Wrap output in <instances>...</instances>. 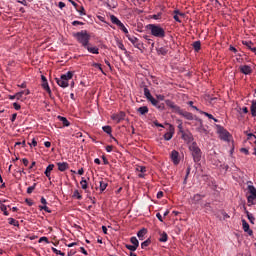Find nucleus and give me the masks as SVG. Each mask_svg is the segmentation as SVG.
Returning a JSON list of instances; mask_svg holds the SVG:
<instances>
[{
	"mask_svg": "<svg viewBox=\"0 0 256 256\" xmlns=\"http://www.w3.org/2000/svg\"><path fill=\"white\" fill-rule=\"evenodd\" d=\"M147 29L150 31L153 37H157L158 39H165V28H163L160 24H149Z\"/></svg>",
	"mask_w": 256,
	"mask_h": 256,
	"instance_id": "obj_1",
	"label": "nucleus"
},
{
	"mask_svg": "<svg viewBox=\"0 0 256 256\" xmlns=\"http://www.w3.org/2000/svg\"><path fill=\"white\" fill-rule=\"evenodd\" d=\"M73 37H75L76 41L82 44V47L84 48L87 47V45H89V41L91 40V35L87 33V30L76 32L73 34Z\"/></svg>",
	"mask_w": 256,
	"mask_h": 256,
	"instance_id": "obj_2",
	"label": "nucleus"
},
{
	"mask_svg": "<svg viewBox=\"0 0 256 256\" xmlns=\"http://www.w3.org/2000/svg\"><path fill=\"white\" fill-rule=\"evenodd\" d=\"M189 150L191 152V155L193 157L194 163H199L201 161V157L203 155V152H201V148L197 145V142H192L189 145Z\"/></svg>",
	"mask_w": 256,
	"mask_h": 256,
	"instance_id": "obj_3",
	"label": "nucleus"
},
{
	"mask_svg": "<svg viewBox=\"0 0 256 256\" xmlns=\"http://www.w3.org/2000/svg\"><path fill=\"white\" fill-rule=\"evenodd\" d=\"M70 79H73V72L68 71L66 74H62L60 78H56V83L59 87L66 89V87H69Z\"/></svg>",
	"mask_w": 256,
	"mask_h": 256,
	"instance_id": "obj_4",
	"label": "nucleus"
},
{
	"mask_svg": "<svg viewBox=\"0 0 256 256\" xmlns=\"http://www.w3.org/2000/svg\"><path fill=\"white\" fill-rule=\"evenodd\" d=\"M248 191L250 193V195L247 197V201L249 203V205H254L256 201V189H255V186L253 185H249L248 186Z\"/></svg>",
	"mask_w": 256,
	"mask_h": 256,
	"instance_id": "obj_5",
	"label": "nucleus"
},
{
	"mask_svg": "<svg viewBox=\"0 0 256 256\" xmlns=\"http://www.w3.org/2000/svg\"><path fill=\"white\" fill-rule=\"evenodd\" d=\"M217 133L222 141H229V131H227L222 126H217Z\"/></svg>",
	"mask_w": 256,
	"mask_h": 256,
	"instance_id": "obj_6",
	"label": "nucleus"
},
{
	"mask_svg": "<svg viewBox=\"0 0 256 256\" xmlns=\"http://www.w3.org/2000/svg\"><path fill=\"white\" fill-rule=\"evenodd\" d=\"M125 112L121 111L119 113L112 114L111 120L115 121L116 123H121V121H125Z\"/></svg>",
	"mask_w": 256,
	"mask_h": 256,
	"instance_id": "obj_7",
	"label": "nucleus"
},
{
	"mask_svg": "<svg viewBox=\"0 0 256 256\" xmlns=\"http://www.w3.org/2000/svg\"><path fill=\"white\" fill-rule=\"evenodd\" d=\"M178 115H180L181 117H184V119H187V121H193V119H195V116L193 115V113L185 111L181 108L180 110H178Z\"/></svg>",
	"mask_w": 256,
	"mask_h": 256,
	"instance_id": "obj_8",
	"label": "nucleus"
},
{
	"mask_svg": "<svg viewBox=\"0 0 256 256\" xmlns=\"http://www.w3.org/2000/svg\"><path fill=\"white\" fill-rule=\"evenodd\" d=\"M144 95L147 101H149L152 105H157V99H155L153 95H151V91H149V88L144 87Z\"/></svg>",
	"mask_w": 256,
	"mask_h": 256,
	"instance_id": "obj_9",
	"label": "nucleus"
},
{
	"mask_svg": "<svg viewBox=\"0 0 256 256\" xmlns=\"http://www.w3.org/2000/svg\"><path fill=\"white\" fill-rule=\"evenodd\" d=\"M196 121H198V127L196 128V131L198 133H201L202 135H207V130L205 126L203 125V120L199 118H195Z\"/></svg>",
	"mask_w": 256,
	"mask_h": 256,
	"instance_id": "obj_10",
	"label": "nucleus"
},
{
	"mask_svg": "<svg viewBox=\"0 0 256 256\" xmlns=\"http://www.w3.org/2000/svg\"><path fill=\"white\" fill-rule=\"evenodd\" d=\"M181 135L186 143H193V134L189 130L182 132Z\"/></svg>",
	"mask_w": 256,
	"mask_h": 256,
	"instance_id": "obj_11",
	"label": "nucleus"
},
{
	"mask_svg": "<svg viewBox=\"0 0 256 256\" xmlns=\"http://www.w3.org/2000/svg\"><path fill=\"white\" fill-rule=\"evenodd\" d=\"M127 39L130 41V43H132L134 47H136V49H141V42L137 37L127 35Z\"/></svg>",
	"mask_w": 256,
	"mask_h": 256,
	"instance_id": "obj_12",
	"label": "nucleus"
},
{
	"mask_svg": "<svg viewBox=\"0 0 256 256\" xmlns=\"http://www.w3.org/2000/svg\"><path fill=\"white\" fill-rule=\"evenodd\" d=\"M240 73L243 75H251L253 73V69L249 65H241L239 66Z\"/></svg>",
	"mask_w": 256,
	"mask_h": 256,
	"instance_id": "obj_13",
	"label": "nucleus"
},
{
	"mask_svg": "<svg viewBox=\"0 0 256 256\" xmlns=\"http://www.w3.org/2000/svg\"><path fill=\"white\" fill-rule=\"evenodd\" d=\"M165 104L167 105V107L172 109V111H174V113H178L180 111V109H181V107L177 106L175 104V102H173V101H171L169 99L165 100Z\"/></svg>",
	"mask_w": 256,
	"mask_h": 256,
	"instance_id": "obj_14",
	"label": "nucleus"
},
{
	"mask_svg": "<svg viewBox=\"0 0 256 256\" xmlns=\"http://www.w3.org/2000/svg\"><path fill=\"white\" fill-rule=\"evenodd\" d=\"M171 159H172L174 165H179V162H180V160H179V152H177V150H173L171 152Z\"/></svg>",
	"mask_w": 256,
	"mask_h": 256,
	"instance_id": "obj_15",
	"label": "nucleus"
},
{
	"mask_svg": "<svg viewBox=\"0 0 256 256\" xmlns=\"http://www.w3.org/2000/svg\"><path fill=\"white\" fill-rule=\"evenodd\" d=\"M242 227L245 233H248V235H253V230H250L249 223L245 219L242 220Z\"/></svg>",
	"mask_w": 256,
	"mask_h": 256,
	"instance_id": "obj_16",
	"label": "nucleus"
},
{
	"mask_svg": "<svg viewBox=\"0 0 256 256\" xmlns=\"http://www.w3.org/2000/svg\"><path fill=\"white\" fill-rule=\"evenodd\" d=\"M244 213L246 214L247 219L250 221V223L252 225H255V216H253V214H251V212H249L245 206H244Z\"/></svg>",
	"mask_w": 256,
	"mask_h": 256,
	"instance_id": "obj_17",
	"label": "nucleus"
},
{
	"mask_svg": "<svg viewBox=\"0 0 256 256\" xmlns=\"http://www.w3.org/2000/svg\"><path fill=\"white\" fill-rule=\"evenodd\" d=\"M242 43H243V45H245V47H247V49L252 51V53H256V47L254 46L253 42H251V41H243Z\"/></svg>",
	"mask_w": 256,
	"mask_h": 256,
	"instance_id": "obj_18",
	"label": "nucleus"
},
{
	"mask_svg": "<svg viewBox=\"0 0 256 256\" xmlns=\"http://www.w3.org/2000/svg\"><path fill=\"white\" fill-rule=\"evenodd\" d=\"M57 166L58 170H60L61 172L67 171V169H69V163L67 162H58Z\"/></svg>",
	"mask_w": 256,
	"mask_h": 256,
	"instance_id": "obj_19",
	"label": "nucleus"
},
{
	"mask_svg": "<svg viewBox=\"0 0 256 256\" xmlns=\"http://www.w3.org/2000/svg\"><path fill=\"white\" fill-rule=\"evenodd\" d=\"M53 169H55V164H50L47 166L44 175H46L48 179H51V171H53Z\"/></svg>",
	"mask_w": 256,
	"mask_h": 256,
	"instance_id": "obj_20",
	"label": "nucleus"
},
{
	"mask_svg": "<svg viewBox=\"0 0 256 256\" xmlns=\"http://www.w3.org/2000/svg\"><path fill=\"white\" fill-rule=\"evenodd\" d=\"M84 49H87V51L89 53H92L93 55H99V48H97V47H91L88 44L87 47H84Z\"/></svg>",
	"mask_w": 256,
	"mask_h": 256,
	"instance_id": "obj_21",
	"label": "nucleus"
},
{
	"mask_svg": "<svg viewBox=\"0 0 256 256\" xmlns=\"http://www.w3.org/2000/svg\"><path fill=\"white\" fill-rule=\"evenodd\" d=\"M137 113H139V115H147V113H149V108L147 106L139 107Z\"/></svg>",
	"mask_w": 256,
	"mask_h": 256,
	"instance_id": "obj_22",
	"label": "nucleus"
},
{
	"mask_svg": "<svg viewBox=\"0 0 256 256\" xmlns=\"http://www.w3.org/2000/svg\"><path fill=\"white\" fill-rule=\"evenodd\" d=\"M110 21L111 23H113L114 25H117V27H119L123 22H121V20H119V18H117L115 15H111L110 16Z\"/></svg>",
	"mask_w": 256,
	"mask_h": 256,
	"instance_id": "obj_23",
	"label": "nucleus"
},
{
	"mask_svg": "<svg viewBox=\"0 0 256 256\" xmlns=\"http://www.w3.org/2000/svg\"><path fill=\"white\" fill-rule=\"evenodd\" d=\"M42 88L51 97L52 93H51V88L49 87V82H42Z\"/></svg>",
	"mask_w": 256,
	"mask_h": 256,
	"instance_id": "obj_24",
	"label": "nucleus"
},
{
	"mask_svg": "<svg viewBox=\"0 0 256 256\" xmlns=\"http://www.w3.org/2000/svg\"><path fill=\"white\" fill-rule=\"evenodd\" d=\"M252 117H256V100H253L250 106Z\"/></svg>",
	"mask_w": 256,
	"mask_h": 256,
	"instance_id": "obj_25",
	"label": "nucleus"
},
{
	"mask_svg": "<svg viewBox=\"0 0 256 256\" xmlns=\"http://www.w3.org/2000/svg\"><path fill=\"white\" fill-rule=\"evenodd\" d=\"M194 51H196V53H199V51H201V41H195L192 44Z\"/></svg>",
	"mask_w": 256,
	"mask_h": 256,
	"instance_id": "obj_26",
	"label": "nucleus"
},
{
	"mask_svg": "<svg viewBox=\"0 0 256 256\" xmlns=\"http://www.w3.org/2000/svg\"><path fill=\"white\" fill-rule=\"evenodd\" d=\"M167 239H169V236L166 234V232L160 233V237H159L160 243H167Z\"/></svg>",
	"mask_w": 256,
	"mask_h": 256,
	"instance_id": "obj_27",
	"label": "nucleus"
},
{
	"mask_svg": "<svg viewBox=\"0 0 256 256\" xmlns=\"http://www.w3.org/2000/svg\"><path fill=\"white\" fill-rule=\"evenodd\" d=\"M59 121H61L62 125H64V127H69L71 124L69 123V120H67V118L63 117V116H58Z\"/></svg>",
	"mask_w": 256,
	"mask_h": 256,
	"instance_id": "obj_28",
	"label": "nucleus"
},
{
	"mask_svg": "<svg viewBox=\"0 0 256 256\" xmlns=\"http://www.w3.org/2000/svg\"><path fill=\"white\" fill-rule=\"evenodd\" d=\"M156 51L159 55H167V53H169V50L166 47L157 48Z\"/></svg>",
	"mask_w": 256,
	"mask_h": 256,
	"instance_id": "obj_29",
	"label": "nucleus"
},
{
	"mask_svg": "<svg viewBox=\"0 0 256 256\" xmlns=\"http://www.w3.org/2000/svg\"><path fill=\"white\" fill-rule=\"evenodd\" d=\"M31 93V91H29V89H26L24 91H20L18 93H16V97L17 99H21V97H23V95H29Z\"/></svg>",
	"mask_w": 256,
	"mask_h": 256,
	"instance_id": "obj_30",
	"label": "nucleus"
},
{
	"mask_svg": "<svg viewBox=\"0 0 256 256\" xmlns=\"http://www.w3.org/2000/svg\"><path fill=\"white\" fill-rule=\"evenodd\" d=\"M99 183H100V191H101V193H103V191H105V189H107L109 184L107 183V181H105L103 179Z\"/></svg>",
	"mask_w": 256,
	"mask_h": 256,
	"instance_id": "obj_31",
	"label": "nucleus"
},
{
	"mask_svg": "<svg viewBox=\"0 0 256 256\" xmlns=\"http://www.w3.org/2000/svg\"><path fill=\"white\" fill-rule=\"evenodd\" d=\"M205 197V195H201V194H195L193 197H192V201L193 203L197 204L199 201H201V199Z\"/></svg>",
	"mask_w": 256,
	"mask_h": 256,
	"instance_id": "obj_32",
	"label": "nucleus"
},
{
	"mask_svg": "<svg viewBox=\"0 0 256 256\" xmlns=\"http://www.w3.org/2000/svg\"><path fill=\"white\" fill-rule=\"evenodd\" d=\"M145 235H147V229L143 228L141 229L138 233L137 236L138 238L143 241V237H145Z\"/></svg>",
	"mask_w": 256,
	"mask_h": 256,
	"instance_id": "obj_33",
	"label": "nucleus"
},
{
	"mask_svg": "<svg viewBox=\"0 0 256 256\" xmlns=\"http://www.w3.org/2000/svg\"><path fill=\"white\" fill-rule=\"evenodd\" d=\"M153 107H156L159 111H165V104L159 103V100H156V105H153Z\"/></svg>",
	"mask_w": 256,
	"mask_h": 256,
	"instance_id": "obj_34",
	"label": "nucleus"
},
{
	"mask_svg": "<svg viewBox=\"0 0 256 256\" xmlns=\"http://www.w3.org/2000/svg\"><path fill=\"white\" fill-rule=\"evenodd\" d=\"M173 131H169V132H167V133H165L164 134V139H165V141H171V139H173Z\"/></svg>",
	"mask_w": 256,
	"mask_h": 256,
	"instance_id": "obj_35",
	"label": "nucleus"
},
{
	"mask_svg": "<svg viewBox=\"0 0 256 256\" xmlns=\"http://www.w3.org/2000/svg\"><path fill=\"white\" fill-rule=\"evenodd\" d=\"M116 45L118 47V49H121V51H124L125 53H127V49L125 48V45H123V42L122 41H117L116 42Z\"/></svg>",
	"mask_w": 256,
	"mask_h": 256,
	"instance_id": "obj_36",
	"label": "nucleus"
},
{
	"mask_svg": "<svg viewBox=\"0 0 256 256\" xmlns=\"http://www.w3.org/2000/svg\"><path fill=\"white\" fill-rule=\"evenodd\" d=\"M9 225H13L14 227H19V221H17L15 218H9Z\"/></svg>",
	"mask_w": 256,
	"mask_h": 256,
	"instance_id": "obj_37",
	"label": "nucleus"
},
{
	"mask_svg": "<svg viewBox=\"0 0 256 256\" xmlns=\"http://www.w3.org/2000/svg\"><path fill=\"white\" fill-rule=\"evenodd\" d=\"M118 27H120V29H121V31H123V33H125V36L127 37V35H130L129 34V30H127V27H125V24L124 23H122L120 26H118Z\"/></svg>",
	"mask_w": 256,
	"mask_h": 256,
	"instance_id": "obj_38",
	"label": "nucleus"
},
{
	"mask_svg": "<svg viewBox=\"0 0 256 256\" xmlns=\"http://www.w3.org/2000/svg\"><path fill=\"white\" fill-rule=\"evenodd\" d=\"M130 242L134 247H139V240H137V237H131Z\"/></svg>",
	"mask_w": 256,
	"mask_h": 256,
	"instance_id": "obj_39",
	"label": "nucleus"
},
{
	"mask_svg": "<svg viewBox=\"0 0 256 256\" xmlns=\"http://www.w3.org/2000/svg\"><path fill=\"white\" fill-rule=\"evenodd\" d=\"M75 9L80 15H85V8L83 6H76Z\"/></svg>",
	"mask_w": 256,
	"mask_h": 256,
	"instance_id": "obj_40",
	"label": "nucleus"
},
{
	"mask_svg": "<svg viewBox=\"0 0 256 256\" xmlns=\"http://www.w3.org/2000/svg\"><path fill=\"white\" fill-rule=\"evenodd\" d=\"M102 129H103L104 133H107V135H111V133L113 131L111 126H104Z\"/></svg>",
	"mask_w": 256,
	"mask_h": 256,
	"instance_id": "obj_41",
	"label": "nucleus"
},
{
	"mask_svg": "<svg viewBox=\"0 0 256 256\" xmlns=\"http://www.w3.org/2000/svg\"><path fill=\"white\" fill-rule=\"evenodd\" d=\"M151 245V240L147 239L146 241L142 242L141 247L142 249H146V247H149Z\"/></svg>",
	"mask_w": 256,
	"mask_h": 256,
	"instance_id": "obj_42",
	"label": "nucleus"
},
{
	"mask_svg": "<svg viewBox=\"0 0 256 256\" xmlns=\"http://www.w3.org/2000/svg\"><path fill=\"white\" fill-rule=\"evenodd\" d=\"M35 187H37L36 183H34L32 186L27 188L28 195H31V193H33V191H35Z\"/></svg>",
	"mask_w": 256,
	"mask_h": 256,
	"instance_id": "obj_43",
	"label": "nucleus"
},
{
	"mask_svg": "<svg viewBox=\"0 0 256 256\" xmlns=\"http://www.w3.org/2000/svg\"><path fill=\"white\" fill-rule=\"evenodd\" d=\"M177 13H179V10H174L173 19H174L175 21H177V23H181V19H179V14H177Z\"/></svg>",
	"mask_w": 256,
	"mask_h": 256,
	"instance_id": "obj_44",
	"label": "nucleus"
},
{
	"mask_svg": "<svg viewBox=\"0 0 256 256\" xmlns=\"http://www.w3.org/2000/svg\"><path fill=\"white\" fill-rule=\"evenodd\" d=\"M73 197H75L78 200L83 199V196H81V194L79 193V190H75L73 193Z\"/></svg>",
	"mask_w": 256,
	"mask_h": 256,
	"instance_id": "obj_45",
	"label": "nucleus"
},
{
	"mask_svg": "<svg viewBox=\"0 0 256 256\" xmlns=\"http://www.w3.org/2000/svg\"><path fill=\"white\" fill-rule=\"evenodd\" d=\"M0 209H1V211H3V213H4V215L7 217V216H9V212H7V206H5V204H2L1 206H0Z\"/></svg>",
	"mask_w": 256,
	"mask_h": 256,
	"instance_id": "obj_46",
	"label": "nucleus"
},
{
	"mask_svg": "<svg viewBox=\"0 0 256 256\" xmlns=\"http://www.w3.org/2000/svg\"><path fill=\"white\" fill-rule=\"evenodd\" d=\"M80 185H81L82 189H87V187H88L87 180H85V178H82Z\"/></svg>",
	"mask_w": 256,
	"mask_h": 256,
	"instance_id": "obj_47",
	"label": "nucleus"
},
{
	"mask_svg": "<svg viewBox=\"0 0 256 256\" xmlns=\"http://www.w3.org/2000/svg\"><path fill=\"white\" fill-rule=\"evenodd\" d=\"M92 67H95L96 69H99V71H101V73H105L103 71V68L101 67V64H99V63H93Z\"/></svg>",
	"mask_w": 256,
	"mask_h": 256,
	"instance_id": "obj_48",
	"label": "nucleus"
},
{
	"mask_svg": "<svg viewBox=\"0 0 256 256\" xmlns=\"http://www.w3.org/2000/svg\"><path fill=\"white\" fill-rule=\"evenodd\" d=\"M126 249H128L129 251H137V247L130 244H126Z\"/></svg>",
	"mask_w": 256,
	"mask_h": 256,
	"instance_id": "obj_49",
	"label": "nucleus"
},
{
	"mask_svg": "<svg viewBox=\"0 0 256 256\" xmlns=\"http://www.w3.org/2000/svg\"><path fill=\"white\" fill-rule=\"evenodd\" d=\"M52 251L55 253V255L65 256V253L61 252V250H58L57 248H52Z\"/></svg>",
	"mask_w": 256,
	"mask_h": 256,
	"instance_id": "obj_50",
	"label": "nucleus"
},
{
	"mask_svg": "<svg viewBox=\"0 0 256 256\" xmlns=\"http://www.w3.org/2000/svg\"><path fill=\"white\" fill-rule=\"evenodd\" d=\"M40 211H46V213H51V209H49L46 204H44V206H40Z\"/></svg>",
	"mask_w": 256,
	"mask_h": 256,
	"instance_id": "obj_51",
	"label": "nucleus"
},
{
	"mask_svg": "<svg viewBox=\"0 0 256 256\" xmlns=\"http://www.w3.org/2000/svg\"><path fill=\"white\" fill-rule=\"evenodd\" d=\"M179 121V125H178V129H179V133H184L185 130H183V122L181 120H178Z\"/></svg>",
	"mask_w": 256,
	"mask_h": 256,
	"instance_id": "obj_52",
	"label": "nucleus"
},
{
	"mask_svg": "<svg viewBox=\"0 0 256 256\" xmlns=\"http://www.w3.org/2000/svg\"><path fill=\"white\" fill-rule=\"evenodd\" d=\"M248 141H253L255 143L256 141L255 134H252V133L248 134Z\"/></svg>",
	"mask_w": 256,
	"mask_h": 256,
	"instance_id": "obj_53",
	"label": "nucleus"
},
{
	"mask_svg": "<svg viewBox=\"0 0 256 256\" xmlns=\"http://www.w3.org/2000/svg\"><path fill=\"white\" fill-rule=\"evenodd\" d=\"M190 173H191V166H188L187 170H186V176H185L184 181H187V177H189Z\"/></svg>",
	"mask_w": 256,
	"mask_h": 256,
	"instance_id": "obj_54",
	"label": "nucleus"
},
{
	"mask_svg": "<svg viewBox=\"0 0 256 256\" xmlns=\"http://www.w3.org/2000/svg\"><path fill=\"white\" fill-rule=\"evenodd\" d=\"M202 115H205V117H208V119H215L212 114H209L207 112H201Z\"/></svg>",
	"mask_w": 256,
	"mask_h": 256,
	"instance_id": "obj_55",
	"label": "nucleus"
},
{
	"mask_svg": "<svg viewBox=\"0 0 256 256\" xmlns=\"http://www.w3.org/2000/svg\"><path fill=\"white\" fill-rule=\"evenodd\" d=\"M43 241H44L45 243H49V238H47V237H41V238L39 239V243H43Z\"/></svg>",
	"mask_w": 256,
	"mask_h": 256,
	"instance_id": "obj_56",
	"label": "nucleus"
},
{
	"mask_svg": "<svg viewBox=\"0 0 256 256\" xmlns=\"http://www.w3.org/2000/svg\"><path fill=\"white\" fill-rule=\"evenodd\" d=\"M13 107H14V109H15L16 111H19V109H21V105H19V103H17V102H14V103H13Z\"/></svg>",
	"mask_w": 256,
	"mask_h": 256,
	"instance_id": "obj_57",
	"label": "nucleus"
},
{
	"mask_svg": "<svg viewBox=\"0 0 256 256\" xmlns=\"http://www.w3.org/2000/svg\"><path fill=\"white\" fill-rule=\"evenodd\" d=\"M156 98L158 101H165V96H163L161 94L157 95Z\"/></svg>",
	"mask_w": 256,
	"mask_h": 256,
	"instance_id": "obj_58",
	"label": "nucleus"
},
{
	"mask_svg": "<svg viewBox=\"0 0 256 256\" xmlns=\"http://www.w3.org/2000/svg\"><path fill=\"white\" fill-rule=\"evenodd\" d=\"M22 163L25 165V167H27L29 165V160L27 158H23Z\"/></svg>",
	"mask_w": 256,
	"mask_h": 256,
	"instance_id": "obj_59",
	"label": "nucleus"
},
{
	"mask_svg": "<svg viewBox=\"0 0 256 256\" xmlns=\"http://www.w3.org/2000/svg\"><path fill=\"white\" fill-rule=\"evenodd\" d=\"M72 25H73L74 27H76V25H83V22H80V21L75 20V21L72 22Z\"/></svg>",
	"mask_w": 256,
	"mask_h": 256,
	"instance_id": "obj_60",
	"label": "nucleus"
},
{
	"mask_svg": "<svg viewBox=\"0 0 256 256\" xmlns=\"http://www.w3.org/2000/svg\"><path fill=\"white\" fill-rule=\"evenodd\" d=\"M156 217L159 221H161V223H163V216L161 215V213H157Z\"/></svg>",
	"mask_w": 256,
	"mask_h": 256,
	"instance_id": "obj_61",
	"label": "nucleus"
},
{
	"mask_svg": "<svg viewBox=\"0 0 256 256\" xmlns=\"http://www.w3.org/2000/svg\"><path fill=\"white\" fill-rule=\"evenodd\" d=\"M106 151L107 153H111V151H113V146L111 145L106 146Z\"/></svg>",
	"mask_w": 256,
	"mask_h": 256,
	"instance_id": "obj_62",
	"label": "nucleus"
},
{
	"mask_svg": "<svg viewBox=\"0 0 256 256\" xmlns=\"http://www.w3.org/2000/svg\"><path fill=\"white\" fill-rule=\"evenodd\" d=\"M58 7H59V9L65 8V2H59Z\"/></svg>",
	"mask_w": 256,
	"mask_h": 256,
	"instance_id": "obj_63",
	"label": "nucleus"
},
{
	"mask_svg": "<svg viewBox=\"0 0 256 256\" xmlns=\"http://www.w3.org/2000/svg\"><path fill=\"white\" fill-rule=\"evenodd\" d=\"M161 198H163V191H159L157 193V199H161Z\"/></svg>",
	"mask_w": 256,
	"mask_h": 256,
	"instance_id": "obj_64",
	"label": "nucleus"
}]
</instances>
